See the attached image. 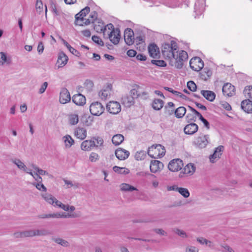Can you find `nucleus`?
Instances as JSON below:
<instances>
[{"label": "nucleus", "instance_id": "8", "mask_svg": "<svg viewBox=\"0 0 252 252\" xmlns=\"http://www.w3.org/2000/svg\"><path fill=\"white\" fill-rule=\"evenodd\" d=\"M183 166V161L179 159H174L170 161L168 168L169 170L172 172H176L181 169Z\"/></svg>", "mask_w": 252, "mask_h": 252}, {"label": "nucleus", "instance_id": "17", "mask_svg": "<svg viewBox=\"0 0 252 252\" xmlns=\"http://www.w3.org/2000/svg\"><path fill=\"white\" fill-rule=\"evenodd\" d=\"M205 0H197L194 4V12L196 15H201L205 9Z\"/></svg>", "mask_w": 252, "mask_h": 252}, {"label": "nucleus", "instance_id": "4", "mask_svg": "<svg viewBox=\"0 0 252 252\" xmlns=\"http://www.w3.org/2000/svg\"><path fill=\"white\" fill-rule=\"evenodd\" d=\"M105 108L103 105L98 101L91 103L90 106V111L94 116H100L104 111Z\"/></svg>", "mask_w": 252, "mask_h": 252}, {"label": "nucleus", "instance_id": "55", "mask_svg": "<svg viewBox=\"0 0 252 252\" xmlns=\"http://www.w3.org/2000/svg\"><path fill=\"white\" fill-rule=\"evenodd\" d=\"M92 40L95 42V43L97 44L98 45L100 46H103L104 45V42L102 40V39L99 37L97 36L94 35L92 36Z\"/></svg>", "mask_w": 252, "mask_h": 252}, {"label": "nucleus", "instance_id": "59", "mask_svg": "<svg viewBox=\"0 0 252 252\" xmlns=\"http://www.w3.org/2000/svg\"><path fill=\"white\" fill-rule=\"evenodd\" d=\"M99 158V156L97 154L92 152L91 153L89 159L91 162H95Z\"/></svg>", "mask_w": 252, "mask_h": 252}, {"label": "nucleus", "instance_id": "26", "mask_svg": "<svg viewBox=\"0 0 252 252\" xmlns=\"http://www.w3.org/2000/svg\"><path fill=\"white\" fill-rule=\"evenodd\" d=\"M11 160L12 163H13L17 166L19 170H22L26 173L29 170L27 168L24 162H22L20 159L18 158H14L12 159Z\"/></svg>", "mask_w": 252, "mask_h": 252}, {"label": "nucleus", "instance_id": "58", "mask_svg": "<svg viewBox=\"0 0 252 252\" xmlns=\"http://www.w3.org/2000/svg\"><path fill=\"white\" fill-rule=\"evenodd\" d=\"M85 87L87 88L88 90L92 89L94 86V83L92 81L90 80H86L84 84Z\"/></svg>", "mask_w": 252, "mask_h": 252}, {"label": "nucleus", "instance_id": "34", "mask_svg": "<svg viewBox=\"0 0 252 252\" xmlns=\"http://www.w3.org/2000/svg\"><path fill=\"white\" fill-rule=\"evenodd\" d=\"M121 189L122 190V191H132L133 190H137V189L128 184H122L121 185Z\"/></svg>", "mask_w": 252, "mask_h": 252}, {"label": "nucleus", "instance_id": "60", "mask_svg": "<svg viewBox=\"0 0 252 252\" xmlns=\"http://www.w3.org/2000/svg\"><path fill=\"white\" fill-rule=\"evenodd\" d=\"M75 24L76 25L83 26L84 19H81L80 18V17H79L78 16H75Z\"/></svg>", "mask_w": 252, "mask_h": 252}, {"label": "nucleus", "instance_id": "5", "mask_svg": "<svg viewBox=\"0 0 252 252\" xmlns=\"http://www.w3.org/2000/svg\"><path fill=\"white\" fill-rule=\"evenodd\" d=\"M106 109L110 113L116 115L121 111V105L119 102L116 101H109L106 105Z\"/></svg>", "mask_w": 252, "mask_h": 252}, {"label": "nucleus", "instance_id": "27", "mask_svg": "<svg viewBox=\"0 0 252 252\" xmlns=\"http://www.w3.org/2000/svg\"><path fill=\"white\" fill-rule=\"evenodd\" d=\"M200 93L207 100L210 101H213L215 99L216 94L212 91L202 90Z\"/></svg>", "mask_w": 252, "mask_h": 252}, {"label": "nucleus", "instance_id": "37", "mask_svg": "<svg viewBox=\"0 0 252 252\" xmlns=\"http://www.w3.org/2000/svg\"><path fill=\"white\" fill-rule=\"evenodd\" d=\"M42 196L47 202L50 204H54V202L56 200V198L50 194L45 193L42 194Z\"/></svg>", "mask_w": 252, "mask_h": 252}, {"label": "nucleus", "instance_id": "10", "mask_svg": "<svg viewBox=\"0 0 252 252\" xmlns=\"http://www.w3.org/2000/svg\"><path fill=\"white\" fill-rule=\"evenodd\" d=\"M108 38L112 43L115 45H117L119 43L121 35L120 31L119 28H116L108 33Z\"/></svg>", "mask_w": 252, "mask_h": 252}, {"label": "nucleus", "instance_id": "9", "mask_svg": "<svg viewBox=\"0 0 252 252\" xmlns=\"http://www.w3.org/2000/svg\"><path fill=\"white\" fill-rule=\"evenodd\" d=\"M195 167L192 163H189L185 166L183 170L179 174L180 178H183L192 175L195 171Z\"/></svg>", "mask_w": 252, "mask_h": 252}, {"label": "nucleus", "instance_id": "47", "mask_svg": "<svg viewBox=\"0 0 252 252\" xmlns=\"http://www.w3.org/2000/svg\"><path fill=\"white\" fill-rule=\"evenodd\" d=\"M146 156L145 152L141 151L137 152L135 155V158L137 160H141L144 159Z\"/></svg>", "mask_w": 252, "mask_h": 252}, {"label": "nucleus", "instance_id": "2", "mask_svg": "<svg viewBox=\"0 0 252 252\" xmlns=\"http://www.w3.org/2000/svg\"><path fill=\"white\" fill-rule=\"evenodd\" d=\"M148 155L154 158H158L163 157L165 154L164 147L160 145H153L149 148Z\"/></svg>", "mask_w": 252, "mask_h": 252}, {"label": "nucleus", "instance_id": "57", "mask_svg": "<svg viewBox=\"0 0 252 252\" xmlns=\"http://www.w3.org/2000/svg\"><path fill=\"white\" fill-rule=\"evenodd\" d=\"M7 57L3 52H0V65H3L5 63H7Z\"/></svg>", "mask_w": 252, "mask_h": 252}, {"label": "nucleus", "instance_id": "1", "mask_svg": "<svg viewBox=\"0 0 252 252\" xmlns=\"http://www.w3.org/2000/svg\"><path fill=\"white\" fill-rule=\"evenodd\" d=\"M161 52L164 59L169 61L170 65L178 69L183 67L184 62L188 59L187 52L181 50L178 52L177 44L173 40L170 43L163 44Z\"/></svg>", "mask_w": 252, "mask_h": 252}, {"label": "nucleus", "instance_id": "15", "mask_svg": "<svg viewBox=\"0 0 252 252\" xmlns=\"http://www.w3.org/2000/svg\"><path fill=\"white\" fill-rule=\"evenodd\" d=\"M148 52L150 57L153 58H158L160 56L159 49L155 43L150 44L148 46Z\"/></svg>", "mask_w": 252, "mask_h": 252}, {"label": "nucleus", "instance_id": "62", "mask_svg": "<svg viewBox=\"0 0 252 252\" xmlns=\"http://www.w3.org/2000/svg\"><path fill=\"white\" fill-rule=\"evenodd\" d=\"M198 249L194 246H189L186 247V252H198Z\"/></svg>", "mask_w": 252, "mask_h": 252}, {"label": "nucleus", "instance_id": "40", "mask_svg": "<svg viewBox=\"0 0 252 252\" xmlns=\"http://www.w3.org/2000/svg\"><path fill=\"white\" fill-rule=\"evenodd\" d=\"M244 94L248 99L252 100V86H248L244 90Z\"/></svg>", "mask_w": 252, "mask_h": 252}, {"label": "nucleus", "instance_id": "35", "mask_svg": "<svg viewBox=\"0 0 252 252\" xmlns=\"http://www.w3.org/2000/svg\"><path fill=\"white\" fill-rule=\"evenodd\" d=\"M172 232L177 234L182 238H186L188 237L186 232L183 230L180 229L178 228H173L172 230Z\"/></svg>", "mask_w": 252, "mask_h": 252}, {"label": "nucleus", "instance_id": "53", "mask_svg": "<svg viewBox=\"0 0 252 252\" xmlns=\"http://www.w3.org/2000/svg\"><path fill=\"white\" fill-rule=\"evenodd\" d=\"M188 88L191 92H195L197 89V86L192 81H189L187 83Z\"/></svg>", "mask_w": 252, "mask_h": 252}, {"label": "nucleus", "instance_id": "39", "mask_svg": "<svg viewBox=\"0 0 252 252\" xmlns=\"http://www.w3.org/2000/svg\"><path fill=\"white\" fill-rule=\"evenodd\" d=\"M90 8L88 6L85 7L84 8L82 9L80 12L76 14L75 16L80 17L81 19H84V17L86 16L87 14L90 12Z\"/></svg>", "mask_w": 252, "mask_h": 252}, {"label": "nucleus", "instance_id": "49", "mask_svg": "<svg viewBox=\"0 0 252 252\" xmlns=\"http://www.w3.org/2000/svg\"><path fill=\"white\" fill-rule=\"evenodd\" d=\"M27 173L31 175L34 179L35 181H36L37 182H42V178L39 176L38 173L37 172L36 173H33L31 170H29Z\"/></svg>", "mask_w": 252, "mask_h": 252}, {"label": "nucleus", "instance_id": "52", "mask_svg": "<svg viewBox=\"0 0 252 252\" xmlns=\"http://www.w3.org/2000/svg\"><path fill=\"white\" fill-rule=\"evenodd\" d=\"M60 217L59 215L55 214V213L49 214H43L39 215L37 216V217L38 218H40V219H46V218H55V217Z\"/></svg>", "mask_w": 252, "mask_h": 252}, {"label": "nucleus", "instance_id": "16", "mask_svg": "<svg viewBox=\"0 0 252 252\" xmlns=\"http://www.w3.org/2000/svg\"><path fill=\"white\" fill-rule=\"evenodd\" d=\"M70 99L69 91L66 88H63L60 92V102L62 104H65L70 101Z\"/></svg>", "mask_w": 252, "mask_h": 252}, {"label": "nucleus", "instance_id": "30", "mask_svg": "<svg viewBox=\"0 0 252 252\" xmlns=\"http://www.w3.org/2000/svg\"><path fill=\"white\" fill-rule=\"evenodd\" d=\"M63 140L66 148H69L74 143V140L69 135L64 136Z\"/></svg>", "mask_w": 252, "mask_h": 252}, {"label": "nucleus", "instance_id": "31", "mask_svg": "<svg viewBox=\"0 0 252 252\" xmlns=\"http://www.w3.org/2000/svg\"><path fill=\"white\" fill-rule=\"evenodd\" d=\"M164 102L160 99H155L152 103V107L156 110H160L163 106Z\"/></svg>", "mask_w": 252, "mask_h": 252}, {"label": "nucleus", "instance_id": "14", "mask_svg": "<svg viewBox=\"0 0 252 252\" xmlns=\"http://www.w3.org/2000/svg\"><path fill=\"white\" fill-rule=\"evenodd\" d=\"M222 90L223 94L227 96H232L235 93V87L229 83H225L223 85Z\"/></svg>", "mask_w": 252, "mask_h": 252}, {"label": "nucleus", "instance_id": "38", "mask_svg": "<svg viewBox=\"0 0 252 252\" xmlns=\"http://www.w3.org/2000/svg\"><path fill=\"white\" fill-rule=\"evenodd\" d=\"M79 118L77 114H73L69 116V122L71 125H75L78 123Z\"/></svg>", "mask_w": 252, "mask_h": 252}, {"label": "nucleus", "instance_id": "36", "mask_svg": "<svg viewBox=\"0 0 252 252\" xmlns=\"http://www.w3.org/2000/svg\"><path fill=\"white\" fill-rule=\"evenodd\" d=\"M113 170L118 173L121 174H127L129 172V169L125 167H120L117 166H115L113 168Z\"/></svg>", "mask_w": 252, "mask_h": 252}, {"label": "nucleus", "instance_id": "48", "mask_svg": "<svg viewBox=\"0 0 252 252\" xmlns=\"http://www.w3.org/2000/svg\"><path fill=\"white\" fill-rule=\"evenodd\" d=\"M51 8L52 12L55 15H60L61 13V10L59 8H58L56 5L52 2L51 4Z\"/></svg>", "mask_w": 252, "mask_h": 252}, {"label": "nucleus", "instance_id": "19", "mask_svg": "<svg viewBox=\"0 0 252 252\" xmlns=\"http://www.w3.org/2000/svg\"><path fill=\"white\" fill-rule=\"evenodd\" d=\"M163 167V163L157 160H152L151 162L150 166V170L152 173H156L157 172L160 170Z\"/></svg>", "mask_w": 252, "mask_h": 252}, {"label": "nucleus", "instance_id": "64", "mask_svg": "<svg viewBox=\"0 0 252 252\" xmlns=\"http://www.w3.org/2000/svg\"><path fill=\"white\" fill-rule=\"evenodd\" d=\"M221 247L223 249L222 252H234L233 250L227 245H222Z\"/></svg>", "mask_w": 252, "mask_h": 252}, {"label": "nucleus", "instance_id": "23", "mask_svg": "<svg viewBox=\"0 0 252 252\" xmlns=\"http://www.w3.org/2000/svg\"><path fill=\"white\" fill-rule=\"evenodd\" d=\"M242 109L247 113H252V101L246 99L242 101L241 103Z\"/></svg>", "mask_w": 252, "mask_h": 252}, {"label": "nucleus", "instance_id": "61", "mask_svg": "<svg viewBox=\"0 0 252 252\" xmlns=\"http://www.w3.org/2000/svg\"><path fill=\"white\" fill-rule=\"evenodd\" d=\"M94 140L96 142V144H95V147H97L103 145V140L101 138L99 137H94Z\"/></svg>", "mask_w": 252, "mask_h": 252}, {"label": "nucleus", "instance_id": "28", "mask_svg": "<svg viewBox=\"0 0 252 252\" xmlns=\"http://www.w3.org/2000/svg\"><path fill=\"white\" fill-rule=\"evenodd\" d=\"M122 100L123 104L126 107H130L134 103V97L131 95H125Z\"/></svg>", "mask_w": 252, "mask_h": 252}, {"label": "nucleus", "instance_id": "63", "mask_svg": "<svg viewBox=\"0 0 252 252\" xmlns=\"http://www.w3.org/2000/svg\"><path fill=\"white\" fill-rule=\"evenodd\" d=\"M48 233L45 230H35V236H44Z\"/></svg>", "mask_w": 252, "mask_h": 252}, {"label": "nucleus", "instance_id": "13", "mask_svg": "<svg viewBox=\"0 0 252 252\" xmlns=\"http://www.w3.org/2000/svg\"><path fill=\"white\" fill-rule=\"evenodd\" d=\"M112 92V85L111 84L104 87L98 93V96L102 100H106L108 98Z\"/></svg>", "mask_w": 252, "mask_h": 252}, {"label": "nucleus", "instance_id": "46", "mask_svg": "<svg viewBox=\"0 0 252 252\" xmlns=\"http://www.w3.org/2000/svg\"><path fill=\"white\" fill-rule=\"evenodd\" d=\"M24 237H33L35 236V230L31 229L23 231Z\"/></svg>", "mask_w": 252, "mask_h": 252}, {"label": "nucleus", "instance_id": "12", "mask_svg": "<svg viewBox=\"0 0 252 252\" xmlns=\"http://www.w3.org/2000/svg\"><path fill=\"white\" fill-rule=\"evenodd\" d=\"M124 39L126 43L128 45H131L134 43V37L132 30L127 28L125 31Z\"/></svg>", "mask_w": 252, "mask_h": 252}, {"label": "nucleus", "instance_id": "42", "mask_svg": "<svg viewBox=\"0 0 252 252\" xmlns=\"http://www.w3.org/2000/svg\"><path fill=\"white\" fill-rule=\"evenodd\" d=\"M94 29H96V30H100L101 32H103L104 34H105V32L107 31V29H108L109 30H111V31H113V30L116 29L114 28L113 25L111 23L107 24L106 26L104 27H102L100 29H97V28H95V27H94Z\"/></svg>", "mask_w": 252, "mask_h": 252}, {"label": "nucleus", "instance_id": "18", "mask_svg": "<svg viewBox=\"0 0 252 252\" xmlns=\"http://www.w3.org/2000/svg\"><path fill=\"white\" fill-rule=\"evenodd\" d=\"M95 146V143L94 140H85L83 141L81 144V148L83 151H91L94 147Z\"/></svg>", "mask_w": 252, "mask_h": 252}, {"label": "nucleus", "instance_id": "11", "mask_svg": "<svg viewBox=\"0 0 252 252\" xmlns=\"http://www.w3.org/2000/svg\"><path fill=\"white\" fill-rule=\"evenodd\" d=\"M223 150L224 147L222 145L216 148L213 154L209 156L210 161L211 163H215L220 158Z\"/></svg>", "mask_w": 252, "mask_h": 252}, {"label": "nucleus", "instance_id": "22", "mask_svg": "<svg viewBox=\"0 0 252 252\" xmlns=\"http://www.w3.org/2000/svg\"><path fill=\"white\" fill-rule=\"evenodd\" d=\"M198 129V126L195 123H190L184 127V132L187 134H193L195 133Z\"/></svg>", "mask_w": 252, "mask_h": 252}, {"label": "nucleus", "instance_id": "21", "mask_svg": "<svg viewBox=\"0 0 252 252\" xmlns=\"http://www.w3.org/2000/svg\"><path fill=\"white\" fill-rule=\"evenodd\" d=\"M116 157L120 160H125L129 156V152L125 149L119 148L115 151Z\"/></svg>", "mask_w": 252, "mask_h": 252}, {"label": "nucleus", "instance_id": "24", "mask_svg": "<svg viewBox=\"0 0 252 252\" xmlns=\"http://www.w3.org/2000/svg\"><path fill=\"white\" fill-rule=\"evenodd\" d=\"M75 136L81 140H83L87 137V130L83 127H77L74 131Z\"/></svg>", "mask_w": 252, "mask_h": 252}, {"label": "nucleus", "instance_id": "51", "mask_svg": "<svg viewBox=\"0 0 252 252\" xmlns=\"http://www.w3.org/2000/svg\"><path fill=\"white\" fill-rule=\"evenodd\" d=\"M212 75V71L207 68H204L203 71L201 73V76L202 79L207 80L208 78L210 77Z\"/></svg>", "mask_w": 252, "mask_h": 252}, {"label": "nucleus", "instance_id": "7", "mask_svg": "<svg viewBox=\"0 0 252 252\" xmlns=\"http://www.w3.org/2000/svg\"><path fill=\"white\" fill-rule=\"evenodd\" d=\"M189 65L192 70L199 71L203 67L204 63L199 57H196L190 60Z\"/></svg>", "mask_w": 252, "mask_h": 252}, {"label": "nucleus", "instance_id": "32", "mask_svg": "<svg viewBox=\"0 0 252 252\" xmlns=\"http://www.w3.org/2000/svg\"><path fill=\"white\" fill-rule=\"evenodd\" d=\"M124 140V137L123 135L120 134H116L112 137V143L115 145H119Z\"/></svg>", "mask_w": 252, "mask_h": 252}, {"label": "nucleus", "instance_id": "6", "mask_svg": "<svg viewBox=\"0 0 252 252\" xmlns=\"http://www.w3.org/2000/svg\"><path fill=\"white\" fill-rule=\"evenodd\" d=\"M164 109L165 114L168 115H171L174 113L175 116L178 118H183L186 112V109L183 106L179 107L175 110L174 109L168 110L167 107L165 106Z\"/></svg>", "mask_w": 252, "mask_h": 252}, {"label": "nucleus", "instance_id": "33", "mask_svg": "<svg viewBox=\"0 0 252 252\" xmlns=\"http://www.w3.org/2000/svg\"><path fill=\"white\" fill-rule=\"evenodd\" d=\"M52 240L57 244L64 247H67L69 245L68 242L60 238H53Z\"/></svg>", "mask_w": 252, "mask_h": 252}, {"label": "nucleus", "instance_id": "41", "mask_svg": "<svg viewBox=\"0 0 252 252\" xmlns=\"http://www.w3.org/2000/svg\"><path fill=\"white\" fill-rule=\"evenodd\" d=\"M197 241L201 245H206L208 246L209 247H212V243L205 238L203 237H199L197 238Z\"/></svg>", "mask_w": 252, "mask_h": 252}, {"label": "nucleus", "instance_id": "45", "mask_svg": "<svg viewBox=\"0 0 252 252\" xmlns=\"http://www.w3.org/2000/svg\"><path fill=\"white\" fill-rule=\"evenodd\" d=\"M178 192H179L185 198L189 197L190 195V193L189 190L186 188L180 187Z\"/></svg>", "mask_w": 252, "mask_h": 252}, {"label": "nucleus", "instance_id": "25", "mask_svg": "<svg viewBox=\"0 0 252 252\" xmlns=\"http://www.w3.org/2000/svg\"><path fill=\"white\" fill-rule=\"evenodd\" d=\"M68 60L67 56L63 52L59 53L57 61L59 64L58 67H62L64 66L67 63Z\"/></svg>", "mask_w": 252, "mask_h": 252}, {"label": "nucleus", "instance_id": "3", "mask_svg": "<svg viewBox=\"0 0 252 252\" xmlns=\"http://www.w3.org/2000/svg\"><path fill=\"white\" fill-rule=\"evenodd\" d=\"M210 136L208 134L202 135L196 137L193 141V144L199 149L206 147L210 143Z\"/></svg>", "mask_w": 252, "mask_h": 252}, {"label": "nucleus", "instance_id": "56", "mask_svg": "<svg viewBox=\"0 0 252 252\" xmlns=\"http://www.w3.org/2000/svg\"><path fill=\"white\" fill-rule=\"evenodd\" d=\"M63 181L64 182L65 184L67 185L66 188H69L73 186L77 188L79 187L78 183H75L74 184H73L71 181L67 180L65 179H63Z\"/></svg>", "mask_w": 252, "mask_h": 252}, {"label": "nucleus", "instance_id": "50", "mask_svg": "<svg viewBox=\"0 0 252 252\" xmlns=\"http://www.w3.org/2000/svg\"><path fill=\"white\" fill-rule=\"evenodd\" d=\"M151 63L158 66L165 67L167 65L166 63L163 60H155L151 61Z\"/></svg>", "mask_w": 252, "mask_h": 252}, {"label": "nucleus", "instance_id": "44", "mask_svg": "<svg viewBox=\"0 0 252 252\" xmlns=\"http://www.w3.org/2000/svg\"><path fill=\"white\" fill-rule=\"evenodd\" d=\"M55 214L59 215V216H60V217H55V218H76V217H79V216H80L79 214H77L76 213H74L72 214L65 215V214H64V213L61 214V213H55Z\"/></svg>", "mask_w": 252, "mask_h": 252}, {"label": "nucleus", "instance_id": "43", "mask_svg": "<svg viewBox=\"0 0 252 252\" xmlns=\"http://www.w3.org/2000/svg\"><path fill=\"white\" fill-rule=\"evenodd\" d=\"M35 9L38 14H41L43 11V3L41 0H37L35 3Z\"/></svg>", "mask_w": 252, "mask_h": 252}, {"label": "nucleus", "instance_id": "54", "mask_svg": "<svg viewBox=\"0 0 252 252\" xmlns=\"http://www.w3.org/2000/svg\"><path fill=\"white\" fill-rule=\"evenodd\" d=\"M32 185L36 188V189L40 191H46L47 189L42 182L34 183Z\"/></svg>", "mask_w": 252, "mask_h": 252}, {"label": "nucleus", "instance_id": "20", "mask_svg": "<svg viewBox=\"0 0 252 252\" xmlns=\"http://www.w3.org/2000/svg\"><path fill=\"white\" fill-rule=\"evenodd\" d=\"M72 101L77 105L83 106L86 103V98L82 94H77L73 96Z\"/></svg>", "mask_w": 252, "mask_h": 252}, {"label": "nucleus", "instance_id": "29", "mask_svg": "<svg viewBox=\"0 0 252 252\" xmlns=\"http://www.w3.org/2000/svg\"><path fill=\"white\" fill-rule=\"evenodd\" d=\"M163 3L170 8H176L180 5V2L177 0H162Z\"/></svg>", "mask_w": 252, "mask_h": 252}]
</instances>
